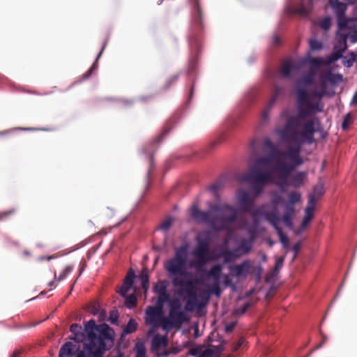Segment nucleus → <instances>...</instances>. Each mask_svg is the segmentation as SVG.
Here are the masks:
<instances>
[{
	"instance_id": "f257e3e1",
	"label": "nucleus",
	"mask_w": 357,
	"mask_h": 357,
	"mask_svg": "<svg viewBox=\"0 0 357 357\" xmlns=\"http://www.w3.org/2000/svg\"><path fill=\"white\" fill-rule=\"evenodd\" d=\"M319 124L318 118L307 120L303 123L302 130L298 131L296 118L287 121L280 135L285 142L293 144L288 146L285 151L278 148L270 139L264 140V147L270 150V153L264 157L270 158V166L267 170L271 169L278 173V185L282 191L287 185L290 174L303 163V158L301 156L302 146L305 143L312 144L314 142V135L317 131L316 126Z\"/></svg>"
},
{
	"instance_id": "f03ea898",
	"label": "nucleus",
	"mask_w": 357,
	"mask_h": 357,
	"mask_svg": "<svg viewBox=\"0 0 357 357\" xmlns=\"http://www.w3.org/2000/svg\"><path fill=\"white\" fill-rule=\"evenodd\" d=\"M189 245L183 244L174 250V256L164 264V268L172 277L174 287H178L177 294L186 295L185 309L192 311L199 305L197 301V285L201 283L198 278H192V273L187 271V259Z\"/></svg>"
},
{
	"instance_id": "7ed1b4c3",
	"label": "nucleus",
	"mask_w": 357,
	"mask_h": 357,
	"mask_svg": "<svg viewBox=\"0 0 357 357\" xmlns=\"http://www.w3.org/2000/svg\"><path fill=\"white\" fill-rule=\"evenodd\" d=\"M308 63L310 64L308 72L298 79L296 83L298 115L291 116L287 119L289 121L291 118H296L298 121L296 128L298 127L303 128L302 119L314 115L318 112H321L324 108V104L320 101L312 102L310 100L306 86L315 84L316 75L321 66H329L330 64H327L326 59L321 57L310 58Z\"/></svg>"
},
{
	"instance_id": "20e7f679",
	"label": "nucleus",
	"mask_w": 357,
	"mask_h": 357,
	"mask_svg": "<svg viewBox=\"0 0 357 357\" xmlns=\"http://www.w3.org/2000/svg\"><path fill=\"white\" fill-rule=\"evenodd\" d=\"M211 211H203L197 205L190 208V215L197 222L205 223L215 231L227 229L238 218L237 209L229 204H213Z\"/></svg>"
},
{
	"instance_id": "39448f33",
	"label": "nucleus",
	"mask_w": 357,
	"mask_h": 357,
	"mask_svg": "<svg viewBox=\"0 0 357 357\" xmlns=\"http://www.w3.org/2000/svg\"><path fill=\"white\" fill-rule=\"evenodd\" d=\"M89 344L87 349L92 357H102L106 351L111 349L114 344V331L107 324L98 326L93 319L85 324Z\"/></svg>"
},
{
	"instance_id": "423d86ee",
	"label": "nucleus",
	"mask_w": 357,
	"mask_h": 357,
	"mask_svg": "<svg viewBox=\"0 0 357 357\" xmlns=\"http://www.w3.org/2000/svg\"><path fill=\"white\" fill-rule=\"evenodd\" d=\"M270 166V158L260 157L255 160L249 172L243 175L242 181L252 183V188L255 195L259 196L263 191L266 183L273 182V176L271 171L266 170Z\"/></svg>"
},
{
	"instance_id": "0eeeda50",
	"label": "nucleus",
	"mask_w": 357,
	"mask_h": 357,
	"mask_svg": "<svg viewBox=\"0 0 357 357\" xmlns=\"http://www.w3.org/2000/svg\"><path fill=\"white\" fill-rule=\"evenodd\" d=\"M195 240L197 244L192 252L195 259L190 261L189 266L202 271V268L211 260L210 234L208 231L201 232L197 235Z\"/></svg>"
},
{
	"instance_id": "6e6552de",
	"label": "nucleus",
	"mask_w": 357,
	"mask_h": 357,
	"mask_svg": "<svg viewBox=\"0 0 357 357\" xmlns=\"http://www.w3.org/2000/svg\"><path fill=\"white\" fill-rule=\"evenodd\" d=\"M169 307L168 317L162 318L161 326L165 330L178 329L185 322L188 321V316L182 310L181 303L178 298L172 299Z\"/></svg>"
},
{
	"instance_id": "1a4fd4ad",
	"label": "nucleus",
	"mask_w": 357,
	"mask_h": 357,
	"mask_svg": "<svg viewBox=\"0 0 357 357\" xmlns=\"http://www.w3.org/2000/svg\"><path fill=\"white\" fill-rule=\"evenodd\" d=\"M237 199L242 211L250 213L253 218H257L262 214V208L259 207L253 209V202L251 200L247 192L244 190L240 191L238 194Z\"/></svg>"
},
{
	"instance_id": "9d476101",
	"label": "nucleus",
	"mask_w": 357,
	"mask_h": 357,
	"mask_svg": "<svg viewBox=\"0 0 357 357\" xmlns=\"http://www.w3.org/2000/svg\"><path fill=\"white\" fill-rule=\"evenodd\" d=\"M347 36L344 33H339L337 41L334 45V52L326 57V63L331 64L342 56V54L347 49Z\"/></svg>"
},
{
	"instance_id": "9b49d317",
	"label": "nucleus",
	"mask_w": 357,
	"mask_h": 357,
	"mask_svg": "<svg viewBox=\"0 0 357 357\" xmlns=\"http://www.w3.org/2000/svg\"><path fill=\"white\" fill-rule=\"evenodd\" d=\"M343 80V76L341 74H334L330 70H323L319 75V89L327 91L328 84L336 85Z\"/></svg>"
},
{
	"instance_id": "f8f14e48",
	"label": "nucleus",
	"mask_w": 357,
	"mask_h": 357,
	"mask_svg": "<svg viewBox=\"0 0 357 357\" xmlns=\"http://www.w3.org/2000/svg\"><path fill=\"white\" fill-rule=\"evenodd\" d=\"M222 265L215 264L206 273L208 278H211L213 279V282L211 285V291L218 297H219L222 293L219 281L222 273Z\"/></svg>"
},
{
	"instance_id": "ddd939ff",
	"label": "nucleus",
	"mask_w": 357,
	"mask_h": 357,
	"mask_svg": "<svg viewBox=\"0 0 357 357\" xmlns=\"http://www.w3.org/2000/svg\"><path fill=\"white\" fill-rule=\"evenodd\" d=\"M252 262L249 259L244 260L242 263L229 266V274L231 277L246 278L250 273Z\"/></svg>"
},
{
	"instance_id": "4468645a",
	"label": "nucleus",
	"mask_w": 357,
	"mask_h": 357,
	"mask_svg": "<svg viewBox=\"0 0 357 357\" xmlns=\"http://www.w3.org/2000/svg\"><path fill=\"white\" fill-rule=\"evenodd\" d=\"M192 1L195 7V10L192 14L193 29L195 30H201L203 28L202 11L198 0H192Z\"/></svg>"
},
{
	"instance_id": "2eb2a0df",
	"label": "nucleus",
	"mask_w": 357,
	"mask_h": 357,
	"mask_svg": "<svg viewBox=\"0 0 357 357\" xmlns=\"http://www.w3.org/2000/svg\"><path fill=\"white\" fill-rule=\"evenodd\" d=\"M223 351L224 347L222 344L218 346L208 345L207 348L203 349L202 353L199 357H220Z\"/></svg>"
},
{
	"instance_id": "dca6fc26",
	"label": "nucleus",
	"mask_w": 357,
	"mask_h": 357,
	"mask_svg": "<svg viewBox=\"0 0 357 357\" xmlns=\"http://www.w3.org/2000/svg\"><path fill=\"white\" fill-rule=\"evenodd\" d=\"M249 234H250V238L249 239H243L238 247L243 252V254L246 255L250 252L252 248V244L255 239V230L254 229H250L248 230Z\"/></svg>"
},
{
	"instance_id": "f3484780",
	"label": "nucleus",
	"mask_w": 357,
	"mask_h": 357,
	"mask_svg": "<svg viewBox=\"0 0 357 357\" xmlns=\"http://www.w3.org/2000/svg\"><path fill=\"white\" fill-rule=\"evenodd\" d=\"M261 208H262V214H261L259 216L263 215L265 220L268 221L275 230H277L278 228H281L279 226L280 218L278 215L277 211L274 210L271 212H265L264 206H261Z\"/></svg>"
},
{
	"instance_id": "a211bd4d",
	"label": "nucleus",
	"mask_w": 357,
	"mask_h": 357,
	"mask_svg": "<svg viewBox=\"0 0 357 357\" xmlns=\"http://www.w3.org/2000/svg\"><path fill=\"white\" fill-rule=\"evenodd\" d=\"M314 208V200L312 196L310 200L307 202V206L305 210V217L302 220L301 227L304 228L309 224L313 217V212Z\"/></svg>"
},
{
	"instance_id": "6ab92c4d",
	"label": "nucleus",
	"mask_w": 357,
	"mask_h": 357,
	"mask_svg": "<svg viewBox=\"0 0 357 357\" xmlns=\"http://www.w3.org/2000/svg\"><path fill=\"white\" fill-rule=\"evenodd\" d=\"M295 215V209L291 204H285L284 213L282 216L284 224L289 229L293 228V218Z\"/></svg>"
},
{
	"instance_id": "aec40b11",
	"label": "nucleus",
	"mask_w": 357,
	"mask_h": 357,
	"mask_svg": "<svg viewBox=\"0 0 357 357\" xmlns=\"http://www.w3.org/2000/svg\"><path fill=\"white\" fill-rule=\"evenodd\" d=\"M333 10H334L337 17L339 20V26L340 27H343L346 26V22L342 23L340 20L344 17L345 16V11L347 9V5L342 2H338L333 6H331Z\"/></svg>"
},
{
	"instance_id": "412c9836",
	"label": "nucleus",
	"mask_w": 357,
	"mask_h": 357,
	"mask_svg": "<svg viewBox=\"0 0 357 357\" xmlns=\"http://www.w3.org/2000/svg\"><path fill=\"white\" fill-rule=\"evenodd\" d=\"M280 93L281 89L279 87H275L274 90V93L269 103L268 104V105L266 106V107L261 114V118L263 121L267 120L268 117L269 111L271 109L272 106L273 105V104L275 103V100H277L278 97L280 96Z\"/></svg>"
},
{
	"instance_id": "4be33fe9",
	"label": "nucleus",
	"mask_w": 357,
	"mask_h": 357,
	"mask_svg": "<svg viewBox=\"0 0 357 357\" xmlns=\"http://www.w3.org/2000/svg\"><path fill=\"white\" fill-rule=\"evenodd\" d=\"M70 331L73 333V336L71 339L77 342H81L84 340V335L82 333V328L78 324H73L70 327Z\"/></svg>"
},
{
	"instance_id": "5701e85b",
	"label": "nucleus",
	"mask_w": 357,
	"mask_h": 357,
	"mask_svg": "<svg viewBox=\"0 0 357 357\" xmlns=\"http://www.w3.org/2000/svg\"><path fill=\"white\" fill-rule=\"evenodd\" d=\"M325 193L324 183L319 181L313 188V192L309 195L308 200H310V197L312 196L314 200V206H316V203L319 199H320Z\"/></svg>"
},
{
	"instance_id": "b1692460",
	"label": "nucleus",
	"mask_w": 357,
	"mask_h": 357,
	"mask_svg": "<svg viewBox=\"0 0 357 357\" xmlns=\"http://www.w3.org/2000/svg\"><path fill=\"white\" fill-rule=\"evenodd\" d=\"M306 176L307 173L305 172H298L291 178L290 185L295 188L301 186Z\"/></svg>"
},
{
	"instance_id": "393cba45",
	"label": "nucleus",
	"mask_w": 357,
	"mask_h": 357,
	"mask_svg": "<svg viewBox=\"0 0 357 357\" xmlns=\"http://www.w3.org/2000/svg\"><path fill=\"white\" fill-rule=\"evenodd\" d=\"M167 338L162 335H156L152 340L151 347L153 350H158L161 347H165L167 345Z\"/></svg>"
},
{
	"instance_id": "a878e982",
	"label": "nucleus",
	"mask_w": 357,
	"mask_h": 357,
	"mask_svg": "<svg viewBox=\"0 0 357 357\" xmlns=\"http://www.w3.org/2000/svg\"><path fill=\"white\" fill-rule=\"evenodd\" d=\"M293 67V63L290 60L285 61L280 68V73L282 76L285 78L291 77Z\"/></svg>"
},
{
	"instance_id": "bb28decb",
	"label": "nucleus",
	"mask_w": 357,
	"mask_h": 357,
	"mask_svg": "<svg viewBox=\"0 0 357 357\" xmlns=\"http://www.w3.org/2000/svg\"><path fill=\"white\" fill-rule=\"evenodd\" d=\"M75 345L70 342H66L59 351V357H69L73 353Z\"/></svg>"
},
{
	"instance_id": "cd10ccee",
	"label": "nucleus",
	"mask_w": 357,
	"mask_h": 357,
	"mask_svg": "<svg viewBox=\"0 0 357 357\" xmlns=\"http://www.w3.org/2000/svg\"><path fill=\"white\" fill-rule=\"evenodd\" d=\"M162 311V307L156 305L155 306H150L146 310V314L151 321H154L158 316L160 315Z\"/></svg>"
},
{
	"instance_id": "c85d7f7f",
	"label": "nucleus",
	"mask_w": 357,
	"mask_h": 357,
	"mask_svg": "<svg viewBox=\"0 0 357 357\" xmlns=\"http://www.w3.org/2000/svg\"><path fill=\"white\" fill-rule=\"evenodd\" d=\"M139 279L141 280L142 288L145 292L147 291L149 287V277L146 268L142 271L139 275Z\"/></svg>"
},
{
	"instance_id": "c756f323",
	"label": "nucleus",
	"mask_w": 357,
	"mask_h": 357,
	"mask_svg": "<svg viewBox=\"0 0 357 357\" xmlns=\"http://www.w3.org/2000/svg\"><path fill=\"white\" fill-rule=\"evenodd\" d=\"M168 282L167 280H159L153 287V291L155 294L167 291Z\"/></svg>"
},
{
	"instance_id": "7c9ffc66",
	"label": "nucleus",
	"mask_w": 357,
	"mask_h": 357,
	"mask_svg": "<svg viewBox=\"0 0 357 357\" xmlns=\"http://www.w3.org/2000/svg\"><path fill=\"white\" fill-rule=\"evenodd\" d=\"M172 298H170V295L167 291H165L162 293L158 294V300L156 305L163 308L164 304L166 302L170 303V301Z\"/></svg>"
},
{
	"instance_id": "2f4dec72",
	"label": "nucleus",
	"mask_w": 357,
	"mask_h": 357,
	"mask_svg": "<svg viewBox=\"0 0 357 357\" xmlns=\"http://www.w3.org/2000/svg\"><path fill=\"white\" fill-rule=\"evenodd\" d=\"M106 45H107V42H105V43L103 44V45H102V48H101V50H100V51L99 54H98V56H97V58H96V61L93 63V65L91 66L90 69H89V70L87 71V73L84 75V77H85L86 78L89 77L91 76V75L92 74L93 71V70H95L97 68V67H98V66H97L98 60L100 59V57L101 54H102V52H103V51H104V50H105V47H106Z\"/></svg>"
},
{
	"instance_id": "473e14b6",
	"label": "nucleus",
	"mask_w": 357,
	"mask_h": 357,
	"mask_svg": "<svg viewBox=\"0 0 357 357\" xmlns=\"http://www.w3.org/2000/svg\"><path fill=\"white\" fill-rule=\"evenodd\" d=\"M221 256L223 257L224 263L225 264L232 262L236 259V255H234L231 250L223 251Z\"/></svg>"
},
{
	"instance_id": "72a5a7b5",
	"label": "nucleus",
	"mask_w": 357,
	"mask_h": 357,
	"mask_svg": "<svg viewBox=\"0 0 357 357\" xmlns=\"http://www.w3.org/2000/svg\"><path fill=\"white\" fill-rule=\"evenodd\" d=\"M137 328V323L133 319H130L123 329V333L126 334H130L134 333Z\"/></svg>"
},
{
	"instance_id": "f704fd0d",
	"label": "nucleus",
	"mask_w": 357,
	"mask_h": 357,
	"mask_svg": "<svg viewBox=\"0 0 357 357\" xmlns=\"http://www.w3.org/2000/svg\"><path fill=\"white\" fill-rule=\"evenodd\" d=\"M289 202L287 204H291L294 206V204L301 202V195L298 192H291L288 195Z\"/></svg>"
},
{
	"instance_id": "c9c22d12",
	"label": "nucleus",
	"mask_w": 357,
	"mask_h": 357,
	"mask_svg": "<svg viewBox=\"0 0 357 357\" xmlns=\"http://www.w3.org/2000/svg\"><path fill=\"white\" fill-rule=\"evenodd\" d=\"M309 45L312 51L320 50L323 48L322 43L316 38H310L309 40Z\"/></svg>"
},
{
	"instance_id": "e433bc0d",
	"label": "nucleus",
	"mask_w": 357,
	"mask_h": 357,
	"mask_svg": "<svg viewBox=\"0 0 357 357\" xmlns=\"http://www.w3.org/2000/svg\"><path fill=\"white\" fill-rule=\"evenodd\" d=\"M73 271V267L71 266H67L63 271L61 273L59 276L56 278V272L54 274V278L56 279L58 281H62L64 280L67 275H68Z\"/></svg>"
},
{
	"instance_id": "4c0bfd02",
	"label": "nucleus",
	"mask_w": 357,
	"mask_h": 357,
	"mask_svg": "<svg viewBox=\"0 0 357 357\" xmlns=\"http://www.w3.org/2000/svg\"><path fill=\"white\" fill-rule=\"evenodd\" d=\"M275 231L280 238V241L282 243L283 247L287 248L289 245V243L288 237L284 234L281 228H278Z\"/></svg>"
},
{
	"instance_id": "58836bf2",
	"label": "nucleus",
	"mask_w": 357,
	"mask_h": 357,
	"mask_svg": "<svg viewBox=\"0 0 357 357\" xmlns=\"http://www.w3.org/2000/svg\"><path fill=\"white\" fill-rule=\"evenodd\" d=\"M135 278V272L132 269H130L126 274V276L123 280V283L132 287L134 283Z\"/></svg>"
},
{
	"instance_id": "ea45409f",
	"label": "nucleus",
	"mask_w": 357,
	"mask_h": 357,
	"mask_svg": "<svg viewBox=\"0 0 357 357\" xmlns=\"http://www.w3.org/2000/svg\"><path fill=\"white\" fill-rule=\"evenodd\" d=\"M252 302H247L235 310V314L242 315L251 307Z\"/></svg>"
},
{
	"instance_id": "a19ab883",
	"label": "nucleus",
	"mask_w": 357,
	"mask_h": 357,
	"mask_svg": "<svg viewBox=\"0 0 357 357\" xmlns=\"http://www.w3.org/2000/svg\"><path fill=\"white\" fill-rule=\"evenodd\" d=\"M174 222V218H166L159 226V228L164 231H167Z\"/></svg>"
},
{
	"instance_id": "79ce46f5",
	"label": "nucleus",
	"mask_w": 357,
	"mask_h": 357,
	"mask_svg": "<svg viewBox=\"0 0 357 357\" xmlns=\"http://www.w3.org/2000/svg\"><path fill=\"white\" fill-rule=\"evenodd\" d=\"M203 349H204L203 345H197L195 347H192L189 349L188 354L194 356H199L201 355V354L202 353Z\"/></svg>"
},
{
	"instance_id": "37998d69",
	"label": "nucleus",
	"mask_w": 357,
	"mask_h": 357,
	"mask_svg": "<svg viewBox=\"0 0 357 357\" xmlns=\"http://www.w3.org/2000/svg\"><path fill=\"white\" fill-rule=\"evenodd\" d=\"M320 27L324 31H328L331 26V20L329 17L322 19L319 23Z\"/></svg>"
},
{
	"instance_id": "c03bdc74",
	"label": "nucleus",
	"mask_w": 357,
	"mask_h": 357,
	"mask_svg": "<svg viewBox=\"0 0 357 357\" xmlns=\"http://www.w3.org/2000/svg\"><path fill=\"white\" fill-rule=\"evenodd\" d=\"M16 213L15 208H10L0 212V220H4L8 219L10 216L14 215Z\"/></svg>"
},
{
	"instance_id": "a18cd8bd",
	"label": "nucleus",
	"mask_w": 357,
	"mask_h": 357,
	"mask_svg": "<svg viewBox=\"0 0 357 357\" xmlns=\"http://www.w3.org/2000/svg\"><path fill=\"white\" fill-rule=\"evenodd\" d=\"M146 348L143 344H136V357H145Z\"/></svg>"
},
{
	"instance_id": "49530a36",
	"label": "nucleus",
	"mask_w": 357,
	"mask_h": 357,
	"mask_svg": "<svg viewBox=\"0 0 357 357\" xmlns=\"http://www.w3.org/2000/svg\"><path fill=\"white\" fill-rule=\"evenodd\" d=\"M312 94H313V96H314V98H318V100H317V101H313V100H310L311 102H318V101H320V102L322 103V102H321V99L324 96H326V91H324V90H322V89H319V90H315V91H314L312 92Z\"/></svg>"
},
{
	"instance_id": "de8ad7c7",
	"label": "nucleus",
	"mask_w": 357,
	"mask_h": 357,
	"mask_svg": "<svg viewBox=\"0 0 357 357\" xmlns=\"http://www.w3.org/2000/svg\"><path fill=\"white\" fill-rule=\"evenodd\" d=\"M352 123L351 115L349 113L344 117L343 122L342 123V128L343 130H346L349 126Z\"/></svg>"
},
{
	"instance_id": "09e8293b",
	"label": "nucleus",
	"mask_w": 357,
	"mask_h": 357,
	"mask_svg": "<svg viewBox=\"0 0 357 357\" xmlns=\"http://www.w3.org/2000/svg\"><path fill=\"white\" fill-rule=\"evenodd\" d=\"M284 257H280L275 262V266H274V270H273V273L275 274H277L278 273V271L281 269V268L282 267V265H283V262H284Z\"/></svg>"
},
{
	"instance_id": "8fccbe9b",
	"label": "nucleus",
	"mask_w": 357,
	"mask_h": 357,
	"mask_svg": "<svg viewBox=\"0 0 357 357\" xmlns=\"http://www.w3.org/2000/svg\"><path fill=\"white\" fill-rule=\"evenodd\" d=\"M131 287V286L123 283L120 290L118 292L123 297H126L127 296V294Z\"/></svg>"
},
{
	"instance_id": "3c124183",
	"label": "nucleus",
	"mask_w": 357,
	"mask_h": 357,
	"mask_svg": "<svg viewBox=\"0 0 357 357\" xmlns=\"http://www.w3.org/2000/svg\"><path fill=\"white\" fill-rule=\"evenodd\" d=\"M222 187V183L220 181H217L212 185H211L208 188L210 192L213 194H216L220 188Z\"/></svg>"
},
{
	"instance_id": "603ef678",
	"label": "nucleus",
	"mask_w": 357,
	"mask_h": 357,
	"mask_svg": "<svg viewBox=\"0 0 357 357\" xmlns=\"http://www.w3.org/2000/svg\"><path fill=\"white\" fill-rule=\"evenodd\" d=\"M245 343V339L243 337H241L238 342L232 345L231 350L232 351H236L238 349Z\"/></svg>"
},
{
	"instance_id": "864d4df0",
	"label": "nucleus",
	"mask_w": 357,
	"mask_h": 357,
	"mask_svg": "<svg viewBox=\"0 0 357 357\" xmlns=\"http://www.w3.org/2000/svg\"><path fill=\"white\" fill-rule=\"evenodd\" d=\"M223 284L226 287H234V284L232 283L229 275H225L223 277Z\"/></svg>"
},
{
	"instance_id": "5fc2aeb1",
	"label": "nucleus",
	"mask_w": 357,
	"mask_h": 357,
	"mask_svg": "<svg viewBox=\"0 0 357 357\" xmlns=\"http://www.w3.org/2000/svg\"><path fill=\"white\" fill-rule=\"evenodd\" d=\"M119 315L116 311H112L110 313L109 320L112 324H115L118 321Z\"/></svg>"
},
{
	"instance_id": "6e6d98bb",
	"label": "nucleus",
	"mask_w": 357,
	"mask_h": 357,
	"mask_svg": "<svg viewBox=\"0 0 357 357\" xmlns=\"http://www.w3.org/2000/svg\"><path fill=\"white\" fill-rule=\"evenodd\" d=\"M126 303L127 304H130L132 306H134L136 305L137 301H136V298L135 296L131 295V296H126Z\"/></svg>"
},
{
	"instance_id": "4d7b16f0",
	"label": "nucleus",
	"mask_w": 357,
	"mask_h": 357,
	"mask_svg": "<svg viewBox=\"0 0 357 357\" xmlns=\"http://www.w3.org/2000/svg\"><path fill=\"white\" fill-rule=\"evenodd\" d=\"M296 12L302 15H307L309 13L308 10L304 6H300L296 8Z\"/></svg>"
},
{
	"instance_id": "13d9d810",
	"label": "nucleus",
	"mask_w": 357,
	"mask_h": 357,
	"mask_svg": "<svg viewBox=\"0 0 357 357\" xmlns=\"http://www.w3.org/2000/svg\"><path fill=\"white\" fill-rule=\"evenodd\" d=\"M271 202L273 205L277 206L282 202V198L280 195H275L274 197H273Z\"/></svg>"
},
{
	"instance_id": "bf43d9fd",
	"label": "nucleus",
	"mask_w": 357,
	"mask_h": 357,
	"mask_svg": "<svg viewBox=\"0 0 357 357\" xmlns=\"http://www.w3.org/2000/svg\"><path fill=\"white\" fill-rule=\"evenodd\" d=\"M300 248H301V243H297L295 245H294V246L292 247V250L294 252V255L293 259H294L296 257Z\"/></svg>"
},
{
	"instance_id": "052dcab7",
	"label": "nucleus",
	"mask_w": 357,
	"mask_h": 357,
	"mask_svg": "<svg viewBox=\"0 0 357 357\" xmlns=\"http://www.w3.org/2000/svg\"><path fill=\"white\" fill-rule=\"evenodd\" d=\"M231 252H233V254L234 255H236V259H238V257H240L241 255H243V252L241 251V250L239 248V247L238 246V248L234 249V250H231Z\"/></svg>"
},
{
	"instance_id": "680f3d73",
	"label": "nucleus",
	"mask_w": 357,
	"mask_h": 357,
	"mask_svg": "<svg viewBox=\"0 0 357 357\" xmlns=\"http://www.w3.org/2000/svg\"><path fill=\"white\" fill-rule=\"evenodd\" d=\"M349 40L351 43H356L357 42V30L349 36Z\"/></svg>"
},
{
	"instance_id": "e2e57ef3",
	"label": "nucleus",
	"mask_w": 357,
	"mask_h": 357,
	"mask_svg": "<svg viewBox=\"0 0 357 357\" xmlns=\"http://www.w3.org/2000/svg\"><path fill=\"white\" fill-rule=\"evenodd\" d=\"M56 257L55 255H51V256H48V257H46V256H40L38 257V261H45V260H47V261H50L52 259H54Z\"/></svg>"
},
{
	"instance_id": "0e129e2a",
	"label": "nucleus",
	"mask_w": 357,
	"mask_h": 357,
	"mask_svg": "<svg viewBox=\"0 0 357 357\" xmlns=\"http://www.w3.org/2000/svg\"><path fill=\"white\" fill-rule=\"evenodd\" d=\"M235 326H236V324L235 323H231L229 324H228L227 326H226L225 327V331L227 333H231V331H233V330L235 328Z\"/></svg>"
},
{
	"instance_id": "69168bd1",
	"label": "nucleus",
	"mask_w": 357,
	"mask_h": 357,
	"mask_svg": "<svg viewBox=\"0 0 357 357\" xmlns=\"http://www.w3.org/2000/svg\"><path fill=\"white\" fill-rule=\"evenodd\" d=\"M322 337H323L322 341H321V342H320V343H319V344H317V345L314 348V350H317V349H320L321 347H322V346L324 345V344L326 342V340H327V337H326L325 335H322Z\"/></svg>"
},
{
	"instance_id": "338daca9",
	"label": "nucleus",
	"mask_w": 357,
	"mask_h": 357,
	"mask_svg": "<svg viewBox=\"0 0 357 357\" xmlns=\"http://www.w3.org/2000/svg\"><path fill=\"white\" fill-rule=\"evenodd\" d=\"M273 43L274 45H279L280 44V38L278 36L275 35L273 36Z\"/></svg>"
},
{
	"instance_id": "774afa93",
	"label": "nucleus",
	"mask_w": 357,
	"mask_h": 357,
	"mask_svg": "<svg viewBox=\"0 0 357 357\" xmlns=\"http://www.w3.org/2000/svg\"><path fill=\"white\" fill-rule=\"evenodd\" d=\"M90 312L93 314H96L98 312V309L96 306H93Z\"/></svg>"
}]
</instances>
